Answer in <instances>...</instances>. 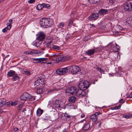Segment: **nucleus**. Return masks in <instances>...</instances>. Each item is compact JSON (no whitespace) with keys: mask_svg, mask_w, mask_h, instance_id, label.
<instances>
[{"mask_svg":"<svg viewBox=\"0 0 132 132\" xmlns=\"http://www.w3.org/2000/svg\"><path fill=\"white\" fill-rule=\"evenodd\" d=\"M37 40H38V42H34L32 43V44L33 45L37 47V48H39L40 45L42 44L41 41L43 40L45 38V35L43 32H40L37 35Z\"/></svg>","mask_w":132,"mask_h":132,"instance_id":"nucleus-1","label":"nucleus"},{"mask_svg":"<svg viewBox=\"0 0 132 132\" xmlns=\"http://www.w3.org/2000/svg\"><path fill=\"white\" fill-rule=\"evenodd\" d=\"M62 102L61 100L56 99L55 100H53L50 102L51 107L54 110H55V108L57 109H59L61 107V104Z\"/></svg>","mask_w":132,"mask_h":132,"instance_id":"nucleus-2","label":"nucleus"},{"mask_svg":"<svg viewBox=\"0 0 132 132\" xmlns=\"http://www.w3.org/2000/svg\"><path fill=\"white\" fill-rule=\"evenodd\" d=\"M89 86V82L87 80L81 81L78 85L79 88L83 90H86Z\"/></svg>","mask_w":132,"mask_h":132,"instance_id":"nucleus-3","label":"nucleus"},{"mask_svg":"<svg viewBox=\"0 0 132 132\" xmlns=\"http://www.w3.org/2000/svg\"><path fill=\"white\" fill-rule=\"evenodd\" d=\"M68 70L73 74H76L81 71V69L77 65L71 66L68 68Z\"/></svg>","mask_w":132,"mask_h":132,"instance_id":"nucleus-4","label":"nucleus"},{"mask_svg":"<svg viewBox=\"0 0 132 132\" xmlns=\"http://www.w3.org/2000/svg\"><path fill=\"white\" fill-rule=\"evenodd\" d=\"M45 44L46 46L48 48H52L56 50H59L60 47L59 46L52 45L51 40V39H46Z\"/></svg>","mask_w":132,"mask_h":132,"instance_id":"nucleus-5","label":"nucleus"},{"mask_svg":"<svg viewBox=\"0 0 132 132\" xmlns=\"http://www.w3.org/2000/svg\"><path fill=\"white\" fill-rule=\"evenodd\" d=\"M78 89L75 87H71L66 90L67 93H69L72 95L77 96Z\"/></svg>","mask_w":132,"mask_h":132,"instance_id":"nucleus-6","label":"nucleus"},{"mask_svg":"<svg viewBox=\"0 0 132 132\" xmlns=\"http://www.w3.org/2000/svg\"><path fill=\"white\" fill-rule=\"evenodd\" d=\"M125 10L129 11L132 10V1L130 0L125 3L124 5Z\"/></svg>","mask_w":132,"mask_h":132,"instance_id":"nucleus-7","label":"nucleus"},{"mask_svg":"<svg viewBox=\"0 0 132 132\" xmlns=\"http://www.w3.org/2000/svg\"><path fill=\"white\" fill-rule=\"evenodd\" d=\"M48 59L43 58H35L33 59V61L35 63H44L48 61Z\"/></svg>","mask_w":132,"mask_h":132,"instance_id":"nucleus-8","label":"nucleus"},{"mask_svg":"<svg viewBox=\"0 0 132 132\" xmlns=\"http://www.w3.org/2000/svg\"><path fill=\"white\" fill-rule=\"evenodd\" d=\"M68 67L58 69L56 70V73L58 75H64L68 72Z\"/></svg>","mask_w":132,"mask_h":132,"instance_id":"nucleus-9","label":"nucleus"},{"mask_svg":"<svg viewBox=\"0 0 132 132\" xmlns=\"http://www.w3.org/2000/svg\"><path fill=\"white\" fill-rule=\"evenodd\" d=\"M111 10L112 9L106 10L102 9L99 10L98 13L99 16L102 17L104 15L106 14L110 13Z\"/></svg>","mask_w":132,"mask_h":132,"instance_id":"nucleus-10","label":"nucleus"},{"mask_svg":"<svg viewBox=\"0 0 132 132\" xmlns=\"http://www.w3.org/2000/svg\"><path fill=\"white\" fill-rule=\"evenodd\" d=\"M62 119L64 120L68 121L70 120L71 118H73L72 115H69L66 112L64 113H63L62 114Z\"/></svg>","mask_w":132,"mask_h":132,"instance_id":"nucleus-11","label":"nucleus"},{"mask_svg":"<svg viewBox=\"0 0 132 132\" xmlns=\"http://www.w3.org/2000/svg\"><path fill=\"white\" fill-rule=\"evenodd\" d=\"M99 17L98 13H93L89 16L88 18L90 21H92L97 19Z\"/></svg>","mask_w":132,"mask_h":132,"instance_id":"nucleus-12","label":"nucleus"},{"mask_svg":"<svg viewBox=\"0 0 132 132\" xmlns=\"http://www.w3.org/2000/svg\"><path fill=\"white\" fill-rule=\"evenodd\" d=\"M100 112H98L95 113V114H92L90 117V118L93 122H95L97 120V116L99 114H101Z\"/></svg>","mask_w":132,"mask_h":132,"instance_id":"nucleus-13","label":"nucleus"},{"mask_svg":"<svg viewBox=\"0 0 132 132\" xmlns=\"http://www.w3.org/2000/svg\"><path fill=\"white\" fill-rule=\"evenodd\" d=\"M85 90L80 89H79L77 96L79 97H82L85 96L86 95V92Z\"/></svg>","mask_w":132,"mask_h":132,"instance_id":"nucleus-14","label":"nucleus"},{"mask_svg":"<svg viewBox=\"0 0 132 132\" xmlns=\"http://www.w3.org/2000/svg\"><path fill=\"white\" fill-rule=\"evenodd\" d=\"M47 19L42 18L40 19V24L41 26L43 28H45V22H47Z\"/></svg>","mask_w":132,"mask_h":132,"instance_id":"nucleus-15","label":"nucleus"},{"mask_svg":"<svg viewBox=\"0 0 132 132\" xmlns=\"http://www.w3.org/2000/svg\"><path fill=\"white\" fill-rule=\"evenodd\" d=\"M7 26L4 28L2 30L3 32L5 33L7 32L8 30H9L11 28L12 25L9 24L8 22L6 23Z\"/></svg>","mask_w":132,"mask_h":132,"instance_id":"nucleus-16","label":"nucleus"},{"mask_svg":"<svg viewBox=\"0 0 132 132\" xmlns=\"http://www.w3.org/2000/svg\"><path fill=\"white\" fill-rule=\"evenodd\" d=\"M63 56L61 55L58 56L56 59V63H58L60 62H64Z\"/></svg>","mask_w":132,"mask_h":132,"instance_id":"nucleus-17","label":"nucleus"},{"mask_svg":"<svg viewBox=\"0 0 132 132\" xmlns=\"http://www.w3.org/2000/svg\"><path fill=\"white\" fill-rule=\"evenodd\" d=\"M24 53L27 54H38V53L36 50H33L32 51H27L24 52Z\"/></svg>","mask_w":132,"mask_h":132,"instance_id":"nucleus-18","label":"nucleus"},{"mask_svg":"<svg viewBox=\"0 0 132 132\" xmlns=\"http://www.w3.org/2000/svg\"><path fill=\"white\" fill-rule=\"evenodd\" d=\"M15 74V71L12 70H10L7 73V76L8 77H10L13 76Z\"/></svg>","mask_w":132,"mask_h":132,"instance_id":"nucleus-19","label":"nucleus"},{"mask_svg":"<svg viewBox=\"0 0 132 132\" xmlns=\"http://www.w3.org/2000/svg\"><path fill=\"white\" fill-rule=\"evenodd\" d=\"M108 47L109 48V49L112 50H116L115 49L116 44L114 45L112 44V43H110L107 45V46H105V47Z\"/></svg>","mask_w":132,"mask_h":132,"instance_id":"nucleus-20","label":"nucleus"},{"mask_svg":"<svg viewBox=\"0 0 132 132\" xmlns=\"http://www.w3.org/2000/svg\"><path fill=\"white\" fill-rule=\"evenodd\" d=\"M23 93L27 100H30L32 98V96L31 95L28 93L27 92H25Z\"/></svg>","mask_w":132,"mask_h":132,"instance_id":"nucleus-21","label":"nucleus"},{"mask_svg":"<svg viewBox=\"0 0 132 132\" xmlns=\"http://www.w3.org/2000/svg\"><path fill=\"white\" fill-rule=\"evenodd\" d=\"M76 100V97L75 96H71L69 97V101L71 103H74Z\"/></svg>","mask_w":132,"mask_h":132,"instance_id":"nucleus-22","label":"nucleus"},{"mask_svg":"<svg viewBox=\"0 0 132 132\" xmlns=\"http://www.w3.org/2000/svg\"><path fill=\"white\" fill-rule=\"evenodd\" d=\"M88 4L97 3L100 2V0H87Z\"/></svg>","mask_w":132,"mask_h":132,"instance_id":"nucleus-23","label":"nucleus"},{"mask_svg":"<svg viewBox=\"0 0 132 132\" xmlns=\"http://www.w3.org/2000/svg\"><path fill=\"white\" fill-rule=\"evenodd\" d=\"M125 23L126 24H128V25H130L132 23V18H131L128 17L127 18L125 22Z\"/></svg>","mask_w":132,"mask_h":132,"instance_id":"nucleus-24","label":"nucleus"},{"mask_svg":"<svg viewBox=\"0 0 132 132\" xmlns=\"http://www.w3.org/2000/svg\"><path fill=\"white\" fill-rule=\"evenodd\" d=\"M95 50H88L86 52L85 54L88 56H91L93 55L95 53Z\"/></svg>","mask_w":132,"mask_h":132,"instance_id":"nucleus-25","label":"nucleus"},{"mask_svg":"<svg viewBox=\"0 0 132 132\" xmlns=\"http://www.w3.org/2000/svg\"><path fill=\"white\" fill-rule=\"evenodd\" d=\"M43 110L40 109H38L36 111V114L38 116H40L43 113Z\"/></svg>","mask_w":132,"mask_h":132,"instance_id":"nucleus-26","label":"nucleus"},{"mask_svg":"<svg viewBox=\"0 0 132 132\" xmlns=\"http://www.w3.org/2000/svg\"><path fill=\"white\" fill-rule=\"evenodd\" d=\"M90 127V125L89 123H87L84 125L83 128L84 130H87L89 129Z\"/></svg>","mask_w":132,"mask_h":132,"instance_id":"nucleus-27","label":"nucleus"},{"mask_svg":"<svg viewBox=\"0 0 132 132\" xmlns=\"http://www.w3.org/2000/svg\"><path fill=\"white\" fill-rule=\"evenodd\" d=\"M5 103V98L0 99V107Z\"/></svg>","mask_w":132,"mask_h":132,"instance_id":"nucleus-28","label":"nucleus"},{"mask_svg":"<svg viewBox=\"0 0 132 132\" xmlns=\"http://www.w3.org/2000/svg\"><path fill=\"white\" fill-rule=\"evenodd\" d=\"M132 117V114L130 113H127L126 114L123 115V117L127 119L130 118Z\"/></svg>","mask_w":132,"mask_h":132,"instance_id":"nucleus-29","label":"nucleus"},{"mask_svg":"<svg viewBox=\"0 0 132 132\" xmlns=\"http://www.w3.org/2000/svg\"><path fill=\"white\" fill-rule=\"evenodd\" d=\"M47 22H45V28H48L51 26V24L50 23L49 19H47Z\"/></svg>","mask_w":132,"mask_h":132,"instance_id":"nucleus-30","label":"nucleus"},{"mask_svg":"<svg viewBox=\"0 0 132 132\" xmlns=\"http://www.w3.org/2000/svg\"><path fill=\"white\" fill-rule=\"evenodd\" d=\"M43 8V4H38L37 7L36 9L38 10H41Z\"/></svg>","mask_w":132,"mask_h":132,"instance_id":"nucleus-31","label":"nucleus"},{"mask_svg":"<svg viewBox=\"0 0 132 132\" xmlns=\"http://www.w3.org/2000/svg\"><path fill=\"white\" fill-rule=\"evenodd\" d=\"M63 58L64 61L70 60L71 59V57L68 55L65 56H63Z\"/></svg>","mask_w":132,"mask_h":132,"instance_id":"nucleus-32","label":"nucleus"},{"mask_svg":"<svg viewBox=\"0 0 132 132\" xmlns=\"http://www.w3.org/2000/svg\"><path fill=\"white\" fill-rule=\"evenodd\" d=\"M19 79V77L16 74L13 76L12 78V80L13 81H16Z\"/></svg>","mask_w":132,"mask_h":132,"instance_id":"nucleus-33","label":"nucleus"},{"mask_svg":"<svg viewBox=\"0 0 132 132\" xmlns=\"http://www.w3.org/2000/svg\"><path fill=\"white\" fill-rule=\"evenodd\" d=\"M51 119V117L50 116L47 114H46L44 117V119L45 120H50Z\"/></svg>","mask_w":132,"mask_h":132,"instance_id":"nucleus-34","label":"nucleus"},{"mask_svg":"<svg viewBox=\"0 0 132 132\" xmlns=\"http://www.w3.org/2000/svg\"><path fill=\"white\" fill-rule=\"evenodd\" d=\"M73 23V21L72 20H70L68 25L67 27L68 28H70L71 27V26Z\"/></svg>","mask_w":132,"mask_h":132,"instance_id":"nucleus-35","label":"nucleus"},{"mask_svg":"<svg viewBox=\"0 0 132 132\" xmlns=\"http://www.w3.org/2000/svg\"><path fill=\"white\" fill-rule=\"evenodd\" d=\"M20 99L22 100L26 101L27 100L25 96H24V93H23L20 97Z\"/></svg>","mask_w":132,"mask_h":132,"instance_id":"nucleus-36","label":"nucleus"},{"mask_svg":"<svg viewBox=\"0 0 132 132\" xmlns=\"http://www.w3.org/2000/svg\"><path fill=\"white\" fill-rule=\"evenodd\" d=\"M64 26V24L63 22L61 23L58 26L59 28H62Z\"/></svg>","mask_w":132,"mask_h":132,"instance_id":"nucleus-37","label":"nucleus"},{"mask_svg":"<svg viewBox=\"0 0 132 132\" xmlns=\"http://www.w3.org/2000/svg\"><path fill=\"white\" fill-rule=\"evenodd\" d=\"M23 72H24V73L27 75H30V72L29 71L27 70L26 69H25L23 71Z\"/></svg>","mask_w":132,"mask_h":132,"instance_id":"nucleus-38","label":"nucleus"},{"mask_svg":"<svg viewBox=\"0 0 132 132\" xmlns=\"http://www.w3.org/2000/svg\"><path fill=\"white\" fill-rule=\"evenodd\" d=\"M11 106H15L17 104L18 102L17 101L14 102L11 101Z\"/></svg>","mask_w":132,"mask_h":132,"instance_id":"nucleus-39","label":"nucleus"},{"mask_svg":"<svg viewBox=\"0 0 132 132\" xmlns=\"http://www.w3.org/2000/svg\"><path fill=\"white\" fill-rule=\"evenodd\" d=\"M43 90L42 89H38L37 91V93L38 94H41L42 93Z\"/></svg>","mask_w":132,"mask_h":132,"instance_id":"nucleus-40","label":"nucleus"},{"mask_svg":"<svg viewBox=\"0 0 132 132\" xmlns=\"http://www.w3.org/2000/svg\"><path fill=\"white\" fill-rule=\"evenodd\" d=\"M38 82L39 81L38 80H37L34 83V86L35 87L38 86L39 83H38Z\"/></svg>","mask_w":132,"mask_h":132,"instance_id":"nucleus-41","label":"nucleus"},{"mask_svg":"<svg viewBox=\"0 0 132 132\" xmlns=\"http://www.w3.org/2000/svg\"><path fill=\"white\" fill-rule=\"evenodd\" d=\"M43 7L48 8L50 6V5L49 4H46L45 3L43 4Z\"/></svg>","mask_w":132,"mask_h":132,"instance_id":"nucleus-42","label":"nucleus"},{"mask_svg":"<svg viewBox=\"0 0 132 132\" xmlns=\"http://www.w3.org/2000/svg\"><path fill=\"white\" fill-rule=\"evenodd\" d=\"M121 105H119L118 106H115L114 107H113V109L114 110H118L121 107Z\"/></svg>","mask_w":132,"mask_h":132,"instance_id":"nucleus-43","label":"nucleus"},{"mask_svg":"<svg viewBox=\"0 0 132 132\" xmlns=\"http://www.w3.org/2000/svg\"><path fill=\"white\" fill-rule=\"evenodd\" d=\"M54 90L53 89H50L48 91L47 94L48 95L50 94L51 93H52L53 92Z\"/></svg>","mask_w":132,"mask_h":132,"instance_id":"nucleus-44","label":"nucleus"},{"mask_svg":"<svg viewBox=\"0 0 132 132\" xmlns=\"http://www.w3.org/2000/svg\"><path fill=\"white\" fill-rule=\"evenodd\" d=\"M88 37V36H86L84 37L83 38V40L85 42L88 41L89 40L87 38Z\"/></svg>","mask_w":132,"mask_h":132,"instance_id":"nucleus-45","label":"nucleus"},{"mask_svg":"<svg viewBox=\"0 0 132 132\" xmlns=\"http://www.w3.org/2000/svg\"><path fill=\"white\" fill-rule=\"evenodd\" d=\"M127 98H132V92H131L129 94L127 97Z\"/></svg>","mask_w":132,"mask_h":132,"instance_id":"nucleus-46","label":"nucleus"},{"mask_svg":"<svg viewBox=\"0 0 132 132\" xmlns=\"http://www.w3.org/2000/svg\"><path fill=\"white\" fill-rule=\"evenodd\" d=\"M22 104H20L19 105L18 107V110H20L22 109Z\"/></svg>","mask_w":132,"mask_h":132,"instance_id":"nucleus-47","label":"nucleus"},{"mask_svg":"<svg viewBox=\"0 0 132 132\" xmlns=\"http://www.w3.org/2000/svg\"><path fill=\"white\" fill-rule=\"evenodd\" d=\"M35 2V0H29L28 2L30 3H32Z\"/></svg>","mask_w":132,"mask_h":132,"instance_id":"nucleus-48","label":"nucleus"},{"mask_svg":"<svg viewBox=\"0 0 132 132\" xmlns=\"http://www.w3.org/2000/svg\"><path fill=\"white\" fill-rule=\"evenodd\" d=\"M101 121H98L97 123V124L98 125V126L99 127L101 126Z\"/></svg>","mask_w":132,"mask_h":132,"instance_id":"nucleus-49","label":"nucleus"},{"mask_svg":"<svg viewBox=\"0 0 132 132\" xmlns=\"http://www.w3.org/2000/svg\"><path fill=\"white\" fill-rule=\"evenodd\" d=\"M115 49L116 50H120V47L116 44Z\"/></svg>","mask_w":132,"mask_h":132,"instance_id":"nucleus-50","label":"nucleus"},{"mask_svg":"<svg viewBox=\"0 0 132 132\" xmlns=\"http://www.w3.org/2000/svg\"><path fill=\"white\" fill-rule=\"evenodd\" d=\"M6 104L7 105V106H10V105H11V101L7 102L6 103Z\"/></svg>","mask_w":132,"mask_h":132,"instance_id":"nucleus-51","label":"nucleus"},{"mask_svg":"<svg viewBox=\"0 0 132 132\" xmlns=\"http://www.w3.org/2000/svg\"><path fill=\"white\" fill-rule=\"evenodd\" d=\"M12 21H13V19H11L9 20V23H9V24H10L12 25Z\"/></svg>","mask_w":132,"mask_h":132,"instance_id":"nucleus-52","label":"nucleus"},{"mask_svg":"<svg viewBox=\"0 0 132 132\" xmlns=\"http://www.w3.org/2000/svg\"><path fill=\"white\" fill-rule=\"evenodd\" d=\"M123 98H121L120 99V100L119 101V102L120 103H121L122 102H123V103H124L125 102V101H124L123 102Z\"/></svg>","mask_w":132,"mask_h":132,"instance_id":"nucleus-53","label":"nucleus"},{"mask_svg":"<svg viewBox=\"0 0 132 132\" xmlns=\"http://www.w3.org/2000/svg\"><path fill=\"white\" fill-rule=\"evenodd\" d=\"M110 3H112V4H113L115 0H109Z\"/></svg>","mask_w":132,"mask_h":132,"instance_id":"nucleus-54","label":"nucleus"},{"mask_svg":"<svg viewBox=\"0 0 132 132\" xmlns=\"http://www.w3.org/2000/svg\"><path fill=\"white\" fill-rule=\"evenodd\" d=\"M101 69L100 67H98L96 68V70L98 71H99L100 72V71L101 70Z\"/></svg>","mask_w":132,"mask_h":132,"instance_id":"nucleus-55","label":"nucleus"},{"mask_svg":"<svg viewBox=\"0 0 132 132\" xmlns=\"http://www.w3.org/2000/svg\"><path fill=\"white\" fill-rule=\"evenodd\" d=\"M89 24L92 27L95 28V25L93 24Z\"/></svg>","mask_w":132,"mask_h":132,"instance_id":"nucleus-56","label":"nucleus"},{"mask_svg":"<svg viewBox=\"0 0 132 132\" xmlns=\"http://www.w3.org/2000/svg\"><path fill=\"white\" fill-rule=\"evenodd\" d=\"M18 130V129L16 127L14 128V130L15 131H17Z\"/></svg>","mask_w":132,"mask_h":132,"instance_id":"nucleus-57","label":"nucleus"},{"mask_svg":"<svg viewBox=\"0 0 132 132\" xmlns=\"http://www.w3.org/2000/svg\"><path fill=\"white\" fill-rule=\"evenodd\" d=\"M114 52H117L118 54L120 56L119 54V50H118L117 51H115L114 50Z\"/></svg>","mask_w":132,"mask_h":132,"instance_id":"nucleus-58","label":"nucleus"},{"mask_svg":"<svg viewBox=\"0 0 132 132\" xmlns=\"http://www.w3.org/2000/svg\"><path fill=\"white\" fill-rule=\"evenodd\" d=\"M85 117V115L84 114H82L81 116V117L82 118Z\"/></svg>","mask_w":132,"mask_h":132,"instance_id":"nucleus-59","label":"nucleus"},{"mask_svg":"<svg viewBox=\"0 0 132 132\" xmlns=\"http://www.w3.org/2000/svg\"><path fill=\"white\" fill-rule=\"evenodd\" d=\"M100 72L101 73H104V71L103 70H102L101 69V70L100 71Z\"/></svg>","mask_w":132,"mask_h":132,"instance_id":"nucleus-60","label":"nucleus"},{"mask_svg":"<svg viewBox=\"0 0 132 132\" xmlns=\"http://www.w3.org/2000/svg\"><path fill=\"white\" fill-rule=\"evenodd\" d=\"M62 132H67V130L65 129H64L63 130Z\"/></svg>","mask_w":132,"mask_h":132,"instance_id":"nucleus-61","label":"nucleus"},{"mask_svg":"<svg viewBox=\"0 0 132 132\" xmlns=\"http://www.w3.org/2000/svg\"><path fill=\"white\" fill-rule=\"evenodd\" d=\"M84 121H85V119H84V120H82L81 121H80V122H81V123L83 122Z\"/></svg>","mask_w":132,"mask_h":132,"instance_id":"nucleus-62","label":"nucleus"},{"mask_svg":"<svg viewBox=\"0 0 132 132\" xmlns=\"http://www.w3.org/2000/svg\"><path fill=\"white\" fill-rule=\"evenodd\" d=\"M5 0H0V4L2 3Z\"/></svg>","mask_w":132,"mask_h":132,"instance_id":"nucleus-63","label":"nucleus"},{"mask_svg":"<svg viewBox=\"0 0 132 132\" xmlns=\"http://www.w3.org/2000/svg\"><path fill=\"white\" fill-rule=\"evenodd\" d=\"M47 64H52V62H48L47 63Z\"/></svg>","mask_w":132,"mask_h":132,"instance_id":"nucleus-64","label":"nucleus"}]
</instances>
